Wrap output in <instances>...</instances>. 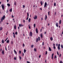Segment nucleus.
<instances>
[{
	"label": "nucleus",
	"mask_w": 63,
	"mask_h": 63,
	"mask_svg": "<svg viewBox=\"0 0 63 63\" xmlns=\"http://www.w3.org/2000/svg\"><path fill=\"white\" fill-rule=\"evenodd\" d=\"M29 29H30V25H29Z\"/></svg>",
	"instance_id": "obj_42"
},
{
	"label": "nucleus",
	"mask_w": 63,
	"mask_h": 63,
	"mask_svg": "<svg viewBox=\"0 0 63 63\" xmlns=\"http://www.w3.org/2000/svg\"><path fill=\"white\" fill-rule=\"evenodd\" d=\"M9 40H7V41H6V43H9Z\"/></svg>",
	"instance_id": "obj_26"
},
{
	"label": "nucleus",
	"mask_w": 63,
	"mask_h": 63,
	"mask_svg": "<svg viewBox=\"0 0 63 63\" xmlns=\"http://www.w3.org/2000/svg\"><path fill=\"white\" fill-rule=\"evenodd\" d=\"M34 27L35 28V26H36V24H34Z\"/></svg>",
	"instance_id": "obj_32"
},
{
	"label": "nucleus",
	"mask_w": 63,
	"mask_h": 63,
	"mask_svg": "<svg viewBox=\"0 0 63 63\" xmlns=\"http://www.w3.org/2000/svg\"><path fill=\"white\" fill-rule=\"evenodd\" d=\"M40 37H38V39L39 40V41H40Z\"/></svg>",
	"instance_id": "obj_45"
},
{
	"label": "nucleus",
	"mask_w": 63,
	"mask_h": 63,
	"mask_svg": "<svg viewBox=\"0 0 63 63\" xmlns=\"http://www.w3.org/2000/svg\"><path fill=\"white\" fill-rule=\"evenodd\" d=\"M24 53H23V56H24Z\"/></svg>",
	"instance_id": "obj_63"
},
{
	"label": "nucleus",
	"mask_w": 63,
	"mask_h": 63,
	"mask_svg": "<svg viewBox=\"0 0 63 63\" xmlns=\"http://www.w3.org/2000/svg\"><path fill=\"white\" fill-rule=\"evenodd\" d=\"M42 45L43 46H44V42H43L42 43Z\"/></svg>",
	"instance_id": "obj_40"
},
{
	"label": "nucleus",
	"mask_w": 63,
	"mask_h": 63,
	"mask_svg": "<svg viewBox=\"0 0 63 63\" xmlns=\"http://www.w3.org/2000/svg\"><path fill=\"white\" fill-rule=\"evenodd\" d=\"M21 26H23V25H22L21 24Z\"/></svg>",
	"instance_id": "obj_56"
},
{
	"label": "nucleus",
	"mask_w": 63,
	"mask_h": 63,
	"mask_svg": "<svg viewBox=\"0 0 63 63\" xmlns=\"http://www.w3.org/2000/svg\"><path fill=\"white\" fill-rule=\"evenodd\" d=\"M14 52H15V53H16V54H17V52H16V51L15 50H14Z\"/></svg>",
	"instance_id": "obj_22"
},
{
	"label": "nucleus",
	"mask_w": 63,
	"mask_h": 63,
	"mask_svg": "<svg viewBox=\"0 0 63 63\" xmlns=\"http://www.w3.org/2000/svg\"><path fill=\"white\" fill-rule=\"evenodd\" d=\"M48 15H49V11L48 12Z\"/></svg>",
	"instance_id": "obj_59"
},
{
	"label": "nucleus",
	"mask_w": 63,
	"mask_h": 63,
	"mask_svg": "<svg viewBox=\"0 0 63 63\" xmlns=\"http://www.w3.org/2000/svg\"><path fill=\"white\" fill-rule=\"evenodd\" d=\"M53 55H54V54L52 53V56H51V58H52V59H53Z\"/></svg>",
	"instance_id": "obj_13"
},
{
	"label": "nucleus",
	"mask_w": 63,
	"mask_h": 63,
	"mask_svg": "<svg viewBox=\"0 0 63 63\" xmlns=\"http://www.w3.org/2000/svg\"><path fill=\"white\" fill-rule=\"evenodd\" d=\"M23 47H25V45L24 44H23Z\"/></svg>",
	"instance_id": "obj_41"
},
{
	"label": "nucleus",
	"mask_w": 63,
	"mask_h": 63,
	"mask_svg": "<svg viewBox=\"0 0 63 63\" xmlns=\"http://www.w3.org/2000/svg\"><path fill=\"white\" fill-rule=\"evenodd\" d=\"M61 47L62 48H63V45H61Z\"/></svg>",
	"instance_id": "obj_23"
},
{
	"label": "nucleus",
	"mask_w": 63,
	"mask_h": 63,
	"mask_svg": "<svg viewBox=\"0 0 63 63\" xmlns=\"http://www.w3.org/2000/svg\"><path fill=\"white\" fill-rule=\"evenodd\" d=\"M36 33H38V29L37 28H36Z\"/></svg>",
	"instance_id": "obj_7"
},
{
	"label": "nucleus",
	"mask_w": 63,
	"mask_h": 63,
	"mask_svg": "<svg viewBox=\"0 0 63 63\" xmlns=\"http://www.w3.org/2000/svg\"><path fill=\"white\" fill-rule=\"evenodd\" d=\"M59 24H60L61 23V20H60L59 21Z\"/></svg>",
	"instance_id": "obj_25"
},
{
	"label": "nucleus",
	"mask_w": 63,
	"mask_h": 63,
	"mask_svg": "<svg viewBox=\"0 0 63 63\" xmlns=\"http://www.w3.org/2000/svg\"><path fill=\"white\" fill-rule=\"evenodd\" d=\"M57 54L58 55H59V53H58V51H57Z\"/></svg>",
	"instance_id": "obj_44"
},
{
	"label": "nucleus",
	"mask_w": 63,
	"mask_h": 63,
	"mask_svg": "<svg viewBox=\"0 0 63 63\" xmlns=\"http://www.w3.org/2000/svg\"><path fill=\"white\" fill-rule=\"evenodd\" d=\"M40 9L41 10H42V8H40Z\"/></svg>",
	"instance_id": "obj_62"
},
{
	"label": "nucleus",
	"mask_w": 63,
	"mask_h": 63,
	"mask_svg": "<svg viewBox=\"0 0 63 63\" xmlns=\"http://www.w3.org/2000/svg\"><path fill=\"white\" fill-rule=\"evenodd\" d=\"M27 63H30V62L28 61H27Z\"/></svg>",
	"instance_id": "obj_46"
},
{
	"label": "nucleus",
	"mask_w": 63,
	"mask_h": 63,
	"mask_svg": "<svg viewBox=\"0 0 63 63\" xmlns=\"http://www.w3.org/2000/svg\"><path fill=\"white\" fill-rule=\"evenodd\" d=\"M14 60H16V57H15L14 58Z\"/></svg>",
	"instance_id": "obj_52"
},
{
	"label": "nucleus",
	"mask_w": 63,
	"mask_h": 63,
	"mask_svg": "<svg viewBox=\"0 0 63 63\" xmlns=\"http://www.w3.org/2000/svg\"><path fill=\"white\" fill-rule=\"evenodd\" d=\"M55 44H53V46H55Z\"/></svg>",
	"instance_id": "obj_61"
},
{
	"label": "nucleus",
	"mask_w": 63,
	"mask_h": 63,
	"mask_svg": "<svg viewBox=\"0 0 63 63\" xmlns=\"http://www.w3.org/2000/svg\"><path fill=\"white\" fill-rule=\"evenodd\" d=\"M53 48L54 49H56V47L55 46H53Z\"/></svg>",
	"instance_id": "obj_36"
},
{
	"label": "nucleus",
	"mask_w": 63,
	"mask_h": 63,
	"mask_svg": "<svg viewBox=\"0 0 63 63\" xmlns=\"http://www.w3.org/2000/svg\"><path fill=\"white\" fill-rule=\"evenodd\" d=\"M56 12H55V15H56Z\"/></svg>",
	"instance_id": "obj_50"
},
{
	"label": "nucleus",
	"mask_w": 63,
	"mask_h": 63,
	"mask_svg": "<svg viewBox=\"0 0 63 63\" xmlns=\"http://www.w3.org/2000/svg\"><path fill=\"white\" fill-rule=\"evenodd\" d=\"M34 18L35 19H37V16H35Z\"/></svg>",
	"instance_id": "obj_10"
},
{
	"label": "nucleus",
	"mask_w": 63,
	"mask_h": 63,
	"mask_svg": "<svg viewBox=\"0 0 63 63\" xmlns=\"http://www.w3.org/2000/svg\"><path fill=\"white\" fill-rule=\"evenodd\" d=\"M47 54V51H46L45 54L46 55V54Z\"/></svg>",
	"instance_id": "obj_39"
},
{
	"label": "nucleus",
	"mask_w": 63,
	"mask_h": 63,
	"mask_svg": "<svg viewBox=\"0 0 63 63\" xmlns=\"http://www.w3.org/2000/svg\"><path fill=\"white\" fill-rule=\"evenodd\" d=\"M19 58L20 59V60H21V57L20 56H19Z\"/></svg>",
	"instance_id": "obj_37"
},
{
	"label": "nucleus",
	"mask_w": 63,
	"mask_h": 63,
	"mask_svg": "<svg viewBox=\"0 0 63 63\" xmlns=\"http://www.w3.org/2000/svg\"><path fill=\"white\" fill-rule=\"evenodd\" d=\"M56 26L57 27H58V22L56 24Z\"/></svg>",
	"instance_id": "obj_8"
},
{
	"label": "nucleus",
	"mask_w": 63,
	"mask_h": 63,
	"mask_svg": "<svg viewBox=\"0 0 63 63\" xmlns=\"http://www.w3.org/2000/svg\"><path fill=\"white\" fill-rule=\"evenodd\" d=\"M3 29V28H2V27H1L0 28V30L1 31V30H2V29Z\"/></svg>",
	"instance_id": "obj_18"
},
{
	"label": "nucleus",
	"mask_w": 63,
	"mask_h": 63,
	"mask_svg": "<svg viewBox=\"0 0 63 63\" xmlns=\"http://www.w3.org/2000/svg\"><path fill=\"white\" fill-rule=\"evenodd\" d=\"M31 47L33 48V47H34V45H32L31 46Z\"/></svg>",
	"instance_id": "obj_30"
},
{
	"label": "nucleus",
	"mask_w": 63,
	"mask_h": 63,
	"mask_svg": "<svg viewBox=\"0 0 63 63\" xmlns=\"http://www.w3.org/2000/svg\"><path fill=\"white\" fill-rule=\"evenodd\" d=\"M34 50L35 51H36V49L35 48L34 49Z\"/></svg>",
	"instance_id": "obj_38"
},
{
	"label": "nucleus",
	"mask_w": 63,
	"mask_h": 63,
	"mask_svg": "<svg viewBox=\"0 0 63 63\" xmlns=\"http://www.w3.org/2000/svg\"><path fill=\"white\" fill-rule=\"evenodd\" d=\"M54 6H56V3H54Z\"/></svg>",
	"instance_id": "obj_35"
},
{
	"label": "nucleus",
	"mask_w": 63,
	"mask_h": 63,
	"mask_svg": "<svg viewBox=\"0 0 63 63\" xmlns=\"http://www.w3.org/2000/svg\"><path fill=\"white\" fill-rule=\"evenodd\" d=\"M60 63H62V61H60Z\"/></svg>",
	"instance_id": "obj_49"
},
{
	"label": "nucleus",
	"mask_w": 63,
	"mask_h": 63,
	"mask_svg": "<svg viewBox=\"0 0 63 63\" xmlns=\"http://www.w3.org/2000/svg\"><path fill=\"white\" fill-rule=\"evenodd\" d=\"M47 2H46L45 3L44 7H47Z\"/></svg>",
	"instance_id": "obj_5"
},
{
	"label": "nucleus",
	"mask_w": 63,
	"mask_h": 63,
	"mask_svg": "<svg viewBox=\"0 0 63 63\" xmlns=\"http://www.w3.org/2000/svg\"><path fill=\"white\" fill-rule=\"evenodd\" d=\"M5 15H4L3 17H2V18L1 19V22H3V20H4L5 19Z\"/></svg>",
	"instance_id": "obj_1"
},
{
	"label": "nucleus",
	"mask_w": 63,
	"mask_h": 63,
	"mask_svg": "<svg viewBox=\"0 0 63 63\" xmlns=\"http://www.w3.org/2000/svg\"><path fill=\"white\" fill-rule=\"evenodd\" d=\"M32 35H33V33H32V32H30V34H29L30 36L31 37H32Z\"/></svg>",
	"instance_id": "obj_4"
},
{
	"label": "nucleus",
	"mask_w": 63,
	"mask_h": 63,
	"mask_svg": "<svg viewBox=\"0 0 63 63\" xmlns=\"http://www.w3.org/2000/svg\"><path fill=\"white\" fill-rule=\"evenodd\" d=\"M23 8L25 7V5H23Z\"/></svg>",
	"instance_id": "obj_43"
},
{
	"label": "nucleus",
	"mask_w": 63,
	"mask_h": 63,
	"mask_svg": "<svg viewBox=\"0 0 63 63\" xmlns=\"http://www.w3.org/2000/svg\"><path fill=\"white\" fill-rule=\"evenodd\" d=\"M18 29H19V26H18Z\"/></svg>",
	"instance_id": "obj_64"
},
{
	"label": "nucleus",
	"mask_w": 63,
	"mask_h": 63,
	"mask_svg": "<svg viewBox=\"0 0 63 63\" xmlns=\"http://www.w3.org/2000/svg\"><path fill=\"white\" fill-rule=\"evenodd\" d=\"M2 49H0V51H2Z\"/></svg>",
	"instance_id": "obj_53"
},
{
	"label": "nucleus",
	"mask_w": 63,
	"mask_h": 63,
	"mask_svg": "<svg viewBox=\"0 0 63 63\" xmlns=\"http://www.w3.org/2000/svg\"><path fill=\"white\" fill-rule=\"evenodd\" d=\"M13 37L14 38H15V33L14 32H13Z\"/></svg>",
	"instance_id": "obj_12"
},
{
	"label": "nucleus",
	"mask_w": 63,
	"mask_h": 63,
	"mask_svg": "<svg viewBox=\"0 0 63 63\" xmlns=\"http://www.w3.org/2000/svg\"><path fill=\"white\" fill-rule=\"evenodd\" d=\"M30 20H31V18H29L28 20L29 22H30Z\"/></svg>",
	"instance_id": "obj_24"
},
{
	"label": "nucleus",
	"mask_w": 63,
	"mask_h": 63,
	"mask_svg": "<svg viewBox=\"0 0 63 63\" xmlns=\"http://www.w3.org/2000/svg\"><path fill=\"white\" fill-rule=\"evenodd\" d=\"M38 38H37L36 39V43H37L38 42Z\"/></svg>",
	"instance_id": "obj_21"
},
{
	"label": "nucleus",
	"mask_w": 63,
	"mask_h": 63,
	"mask_svg": "<svg viewBox=\"0 0 63 63\" xmlns=\"http://www.w3.org/2000/svg\"><path fill=\"white\" fill-rule=\"evenodd\" d=\"M10 12H12V8H11V9H10Z\"/></svg>",
	"instance_id": "obj_27"
},
{
	"label": "nucleus",
	"mask_w": 63,
	"mask_h": 63,
	"mask_svg": "<svg viewBox=\"0 0 63 63\" xmlns=\"http://www.w3.org/2000/svg\"><path fill=\"white\" fill-rule=\"evenodd\" d=\"M19 54H20L21 53V51H19Z\"/></svg>",
	"instance_id": "obj_51"
},
{
	"label": "nucleus",
	"mask_w": 63,
	"mask_h": 63,
	"mask_svg": "<svg viewBox=\"0 0 63 63\" xmlns=\"http://www.w3.org/2000/svg\"><path fill=\"white\" fill-rule=\"evenodd\" d=\"M40 3L41 4V5H43V2L42 1H41L40 2Z\"/></svg>",
	"instance_id": "obj_28"
},
{
	"label": "nucleus",
	"mask_w": 63,
	"mask_h": 63,
	"mask_svg": "<svg viewBox=\"0 0 63 63\" xmlns=\"http://www.w3.org/2000/svg\"><path fill=\"white\" fill-rule=\"evenodd\" d=\"M16 25H15V26H14V29H16Z\"/></svg>",
	"instance_id": "obj_19"
},
{
	"label": "nucleus",
	"mask_w": 63,
	"mask_h": 63,
	"mask_svg": "<svg viewBox=\"0 0 63 63\" xmlns=\"http://www.w3.org/2000/svg\"><path fill=\"white\" fill-rule=\"evenodd\" d=\"M1 7L2 9V10H4V9L5 8V6H4V5L3 4H2L1 5Z\"/></svg>",
	"instance_id": "obj_3"
},
{
	"label": "nucleus",
	"mask_w": 63,
	"mask_h": 63,
	"mask_svg": "<svg viewBox=\"0 0 63 63\" xmlns=\"http://www.w3.org/2000/svg\"><path fill=\"white\" fill-rule=\"evenodd\" d=\"M39 58H40V57H41V55H40L39 56Z\"/></svg>",
	"instance_id": "obj_55"
},
{
	"label": "nucleus",
	"mask_w": 63,
	"mask_h": 63,
	"mask_svg": "<svg viewBox=\"0 0 63 63\" xmlns=\"http://www.w3.org/2000/svg\"><path fill=\"white\" fill-rule=\"evenodd\" d=\"M2 54L4 55V51L3 50H2Z\"/></svg>",
	"instance_id": "obj_9"
},
{
	"label": "nucleus",
	"mask_w": 63,
	"mask_h": 63,
	"mask_svg": "<svg viewBox=\"0 0 63 63\" xmlns=\"http://www.w3.org/2000/svg\"><path fill=\"white\" fill-rule=\"evenodd\" d=\"M49 51H51V48L50 47H49Z\"/></svg>",
	"instance_id": "obj_16"
},
{
	"label": "nucleus",
	"mask_w": 63,
	"mask_h": 63,
	"mask_svg": "<svg viewBox=\"0 0 63 63\" xmlns=\"http://www.w3.org/2000/svg\"><path fill=\"white\" fill-rule=\"evenodd\" d=\"M40 37L41 38H43V33H41L40 34Z\"/></svg>",
	"instance_id": "obj_11"
},
{
	"label": "nucleus",
	"mask_w": 63,
	"mask_h": 63,
	"mask_svg": "<svg viewBox=\"0 0 63 63\" xmlns=\"http://www.w3.org/2000/svg\"><path fill=\"white\" fill-rule=\"evenodd\" d=\"M47 16L46 15H45V20H47Z\"/></svg>",
	"instance_id": "obj_17"
},
{
	"label": "nucleus",
	"mask_w": 63,
	"mask_h": 63,
	"mask_svg": "<svg viewBox=\"0 0 63 63\" xmlns=\"http://www.w3.org/2000/svg\"><path fill=\"white\" fill-rule=\"evenodd\" d=\"M9 0H7V2H9Z\"/></svg>",
	"instance_id": "obj_57"
},
{
	"label": "nucleus",
	"mask_w": 63,
	"mask_h": 63,
	"mask_svg": "<svg viewBox=\"0 0 63 63\" xmlns=\"http://www.w3.org/2000/svg\"><path fill=\"white\" fill-rule=\"evenodd\" d=\"M60 44H59L58 45V50H60Z\"/></svg>",
	"instance_id": "obj_2"
},
{
	"label": "nucleus",
	"mask_w": 63,
	"mask_h": 63,
	"mask_svg": "<svg viewBox=\"0 0 63 63\" xmlns=\"http://www.w3.org/2000/svg\"><path fill=\"white\" fill-rule=\"evenodd\" d=\"M50 40L51 41H52V40H53V38H52V37H51L50 38Z\"/></svg>",
	"instance_id": "obj_14"
},
{
	"label": "nucleus",
	"mask_w": 63,
	"mask_h": 63,
	"mask_svg": "<svg viewBox=\"0 0 63 63\" xmlns=\"http://www.w3.org/2000/svg\"><path fill=\"white\" fill-rule=\"evenodd\" d=\"M14 5L15 6H16V1L14 2Z\"/></svg>",
	"instance_id": "obj_15"
},
{
	"label": "nucleus",
	"mask_w": 63,
	"mask_h": 63,
	"mask_svg": "<svg viewBox=\"0 0 63 63\" xmlns=\"http://www.w3.org/2000/svg\"><path fill=\"white\" fill-rule=\"evenodd\" d=\"M26 50L25 49H24V53H25V52H26Z\"/></svg>",
	"instance_id": "obj_29"
},
{
	"label": "nucleus",
	"mask_w": 63,
	"mask_h": 63,
	"mask_svg": "<svg viewBox=\"0 0 63 63\" xmlns=\"http://www.w3.org/2000/svg\"><path fill=\"white\" fill-rule=\"evenodd\" d=\"M27 16L28 17L27 18V20H28V18H29V13H27Z\"/></svg>",
	"instance_id": "obj_6"
},
{
	"label": "nucleus",
	"mask_w": 63,
	"mask_h": 63,
	"mask_svg": "<svg viewBox=\"0 0 63 63\" xmlns=\"http://www.w3.org/2000/svg\"><path fill=\"white\" fill-rule=\"evenodd\" d=\"M57 58V57L56 56V55L54 57V59H55V58Z\"/></svg>",
	"instance_id": "obj_34"
},
{
	"label": "nucleus",
	"mask_w": 63,
	"mask_h": 63,
	"mask_svg": "<svg viewBox=\"0 0 63 63\" xmlns=\"http://www.w3.org/2000/svg\"><path fill=\"white\" fill-rule=\"evenodd\" d=\"M61 56V54H60L59 55V57H60Z\"/></svg>",
	"instance_id": "obj_48"
},
{
	"label": "nucleus",
	"mask_w": 63,
	"mask_h": 63,
	"mask_svg": "<svg viewBox=\"0 0 63 63\" xmlns=\"http://www.w3.org/2000/svg\"><path fill=\"white\" fill-rule=\"evenodd\" d=\"M5 50H7V48H6V47H5Z\"/></svg>",
	"instance_id": "obj_60"
},
{
	"label": "nucleus",
	"mask_w": 63,
	"mask_h": 63,
	"mask_svg": "<svg viewBox=\"0 0 63 63\" xmlns=\"http://www.w3.org/2000/svg\"><path fill=\"white\" fill-rule=\"evenodd\" d=\"M2 43H4V40H3L2 41Z\"/></svg>",
	"instance_id": "obj_31"
},
{
	"label": "nucleus",
	"mask_w": 63,
	"mask_h": 63,
	"mask_svg": "<svg viewBox=\"0 0 63 63\" xmlns=\"http://www.w3.org/2000/svg\"><path fill=\"white\" fill-rule=\"evenodd\" d=\"M12 17H13V18H14V16L13 15H12Z\"/></svg>",
	"instance_id": "obj_54"
},
{
	"label": "nucleus",
	"mask_w": 63,
	"mask_h": 63,
	"mask_svg": "<svg viewBox=\"0 0 63 63\" xmlns=\"http://www.w3.org/2000/svg\"><path fill=\"white\" fill-rule=\"evenodd\" d=\"M6 13H8V10H7Z\"/></svg>",
	"instance_id": "obj_58"
},
{
	"label": "nucleus",
	"mask_w": 63,
	"mask_h": 63,
	"mask_svg": "<svg viewBox=\"0 0 63 63\" xmlns=\"http://www.w3.org/2000/svg\"><path fill=\"white\" fill-rule=\"evenodd\" d=\"M15 34H16V35H17V32H15Z\"/></svg>",
	"instance_id": "obj_33"
},
{
	"label": "nucleus",
	"mask_w": 63,
	"mask_h": 63,
	"mask_svg": "<svg viewBox=\"0 0 63 63\" xmlns=\"http://www.w3.org/2000/svg\"><path fill=\"white\" fill-rule=\"evenodd\" d=\"M19 27H21V25H20V24H19Z\"/></svg>",
	"instance_id": "obj_47"
},
{
	"label": "nucleus",
	"mask_w": 63,
	"mask_h": 63,
	"mask_svg": "<svg viewBox=\"0 0 63 63\" xmlns=\"http://www.w3.org/2000/svg\"><path fill=\"white\" fill-rule=\"evenodd\" d=\"M7 5L8 7H10V4L9 3H8Z\"/></svg>",
	"instance_id": "obj_20"
}]
</instances>
